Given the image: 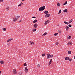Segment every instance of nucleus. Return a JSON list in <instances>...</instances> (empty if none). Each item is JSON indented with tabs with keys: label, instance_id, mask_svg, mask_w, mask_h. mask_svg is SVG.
Listing matches in <instances>:
<instances>
[{
	"label": "nucleus",
	"instance_id": "412c9836",
	"mask_svg": "<svg viewBox=\"0 0 75 75\" xmlns=\"http://www.w3.org/2000/svg\"><path fill=\"white\" fill-rule=\"evenodd\" d=\"M0 63L1 64H4V61L3 60H1L0 61Z\"/></svg>",
	"mask_w": 75,
	"mask_h": 75
},
{
	"label": "nucleus",
	"instance_id": "e433bc0d",
	"mask_svg": "<svg viewBox=\"0 0 75 75\" xmlns=\"http://www.w3.org/2000/svg\"><path fill=\"white\" fill-rule=\"evenodd\" d=\"M31 18H36V17L35 16Z\"/></svg>",
	"mask_w": 75,
	"mask_h": 75
},
{
	"label": "nucleus",
	"instance_id": "39448f33",
	"mask_svg": "<svg viewBox=\"0 0 75 75\" xmlns=\"http://www.w3.org/2000/svg\"><path fill=\"white\" fill-rule=\"evenodd\" d=\"M29 43L30 45H31L32 46L34 45V43L32 41L29 42Z\"/></svg>",
	"mask_w": 75,
	"mask_h": 75
},
{
	"label": "nucleus",
	"instance_id": "2eb2a0df",
	"mask_svg": "<svg viewBox=\"0 0 75 75\" xmlns=\"http://www.w3.org/2000/svg\"><path fill=\"white\" fill-rule=\"evenodd\" d=\"M37 19H35L34 21H33V23H37Z\"/></svg>",
	"mask_w": 75,
	"mask_h": 75
},
{
	"label": "nucleus",
	"instance_id": "9d476101",
	"mask_svg": "<svg viewBox=\"0 0 75 75\" xmlns=\"http://www.w3.org/2000/svg\"><path fill=\"white\" fill-rule=\"evenodd\" d=\"M33 26L35 28H37L38 27V24H34L33 25Z\"/></svg>",
	"mask_w": 75,
	"mask_h": 75
},
{
	"label": "nucleus",
	"instance_id": "58836bf2",
	"mask_svg": "<svg viewBox=\"0 0 75 75\" xmlns=\"http://www.w3.org/2000/svg\"><path fill=\"white\" fill-rule=\"evenodd\" d=\"M38 68H40V66L39 64H38Z\"/></svg>",
	"mask_w": 75,
	"mask_h": 75
},
{
	"label": "nucleus",
	"instance_id": "c03bdc74",
	"mask_svg": "<svg viewBox=\"0 0 75 75\" xmlns=\"http://www.w3.org/2000/svg\"><path fill=\"white\" fill-rule=\"evenodd\" d=\"M21 20L20 21H19V23H20V22H21Z\"/></svg>",
	"mask_w": 75,
	"mask_h": 75
},
{
	"label": "nucleus",
	"instance_id": "aec40b11",
	"mask_svg": "<svg viewBox=\"0 0 75 75\" xmlns=\"http://www.w3.org/2000/svg\"><path fill=\"white\" fill-rule=\"evenodd\" d=\"M68 59H68V61H70L71 62L72 61V59L71 58L69 57Z\"/></svg>",
	"mask_w": 75,
	"mask_h": 75
},
{
	"label": "nucleus",
	"instance_id": "f257e3e1",
	"mask_svg": "<svg viewBox=\"0 0 75 75\" xmlns=\"http://www.w3.org/2000/svg\"><path fill=\"white\" fill-rule=\"evenodd\" d=\"M45 6H43L41 7L39 9V11H43V10H44V9H45Z\"/></svg>",
	"mask_w": 75,
	"mask_h": 75
},
{
	"label": "nucleus",
	"instance_id": "9b49d317",
	"mask_svg": "<svg viewBox=\"0 0 75 75\" xmlns=\"http://www.w3.org/2000/svg\"><path fill=\"white\" fill-rule=\"evenodd\" d=\"M66 31H68L69 30V27L68 26H66L65 27Z\"/></svg>",
	"mask_w": 75,
	"mask_h": 75
},
{
	"label": "nucleus",
	"instance_id": "bb28decb",
	"mask_svg": "<svg viewBox=\"0 0 75 75\" xmlns=\"http://www.w3.org/2000/svg\"><path fill=\"white\" fill-rule=\"evenodd\" d=\"M68 54H69V55H71V51H68Z\"/></svg>",
	"mask_w": 75,
	"mask_h": 75
},
{
	"label": "nucleus",
	"instance_id": "ddd939ff",
	"mask_svg": "<svg viewBox=\"0 0 75 75\" xmlns=\"http://www.w3.org/2000/svg\"><path fill=\"white\" fill-rule=\"evenodd\" d=\"M2 30L4 31H7V29L6 28H3Z\"/></svg>",
	"mask_w": 75,
	"mask_h": 75
},
{
	"label": "nucleus",
	"instance_id": "7c9ffc66",
	"mask_svg": "<svg viewBox=\"0 0 75 75\" xmlns=\"http://www.w3.org/2000/svg\"><path fill=\"white\" fill-rule=\"evenodd\" d=\"M68 1H67L64 3L63 5H65V4H67Z\"/></svg>",
	"mask_w": 75,
	"mask_h": 75
},
{
	"label": "nucleus",
	"instance_id": "393cba45",
	"mask_svg": "<svg viewBox=\"0 0 75 75\" xmlns=\"http://www.w3.org/2000/svg\"><path fill=\"white\" fill-rule=\"evenodd\" d=\"M44 13L45 14H48V12L47 11H46L44 12Z\"/></svg>",
	"mask_w": 75,
	"mask_h": 75
},
{
	"label": "nucleus",
	"instance_id": "6ab92c4d",
	"mask_svg": "<svg viewBox=\"0 0 75 75\" xmlns=\"http://www.w3.org/2000/svg\"><path fill=\"white\" fill-rule=\"evenodd\" d=\"M6 9L7 11H8L10 9V7L8 6H7L6 8Z\"/></svg>",
	"mask_w": 75,
	"mask_h": 75
},
{
	"label": "nucleus",
	"instance_id": "b1692460",
	"mask_svg": "<svg viewBox=\"0 0 75 75\" xmlns=\"http://www.w3.org/2000/svg\"><path fill=\"white\" fill-rule=\"evenodd\" d=\"M73 20L72 19H71L69 21V23H71L72 22Z\"/></svg>",
	"mask_w": 75,
	"mask_h": 75
},
{
	"label": "nucleus",
	"instance_id": "f3484780",
	"mask_svg": "<svg viewBox=\"0 0 75 75\" xmlns=\"http://www.w3.org/2000/svg\"><path fill=\"white\" fill-rule=\"evenodd\" d=\"M47 33L45 32V33L42 35V36L43 37H44V36H45V35H47Z\"/></svg>",
	"mask_w": 75,
	"mask_h": 75
},
{
	"label": "nucleus",
	"instance_id": "1a4fd4ad",
	"mask_svg": "<svg viewBox=\"0 0 75 75\" xmlns=\"http://www.w3.org/2000/svg\"><path fill=\"white\" fill-rule=\"evenodd\" d=\"M13 40V39L12 38H10L9 39H8L7 40V42H10V41H11V40Z\"/></svg>",
	"mask_w": 75,
	"mask_h": 75
},
{
	"label": "nucleus",
	"instance_id": "f704fd0d",
	"mask_svg": "<svg viewBox=\"0 0 75 75\" xmlns=\"http://www.w3.org/2000/svg\"><path fill=\"white\" fill-rule=\"evenodd\" d=\"M61 13V10H60L59 12L58 13V14H60V13Z\"/></svg>",
	"mask_w": 75,
	"mask_h": 75
},
{
	"label": "nucleus",
	"instance_id": "20e7f679",
	"mask_svg": "<svg viewBox=\"0 0 75 75\" xmlns=\"http://www.w3.org/2000/svg\"><path fill=\"white\" fill-rule=\"evenodd\" d=\"M13 72L14 74H17V70L16 69H14L13 71Z\"/></svg>",
	"mask_w": 75,
	"mask_h": 75
},
{
	"label": "nucleus",
	"instance_id": "37998d69",
	"mask_svg": "<svg viewBox=\"0 0 75 75\" xmlns=\"http://www.w3.org/2000/svg\"><path fill=\"white\" fill-rule=\"evenodd\" d=\"M10 44H7V45H8V46H10Z\"/></svg>",
	"mask_w": 75,
	"mask_h": 75
},
{
	"label": "nucleus",
	"instance_id": "0eeeda50",
	"mask_svg": "<svg viewBox=\"0 0 75 75\" xmlns=\"http://www.w3.org/2000/svg\"><path fill=\"white\" fill-rule=\"evenodd\" d=\"M52 62V59H51L50 60V61L49 62V66H50V65H51V62Z\"/></svg>",
	"mask_w": 75,
	"mask_h": 75
},
{
	"label": "nucleus",
	"instance_id": "6e6552de",
	"mask_svg": "<svg viewBox=\"0 0 75 75\" xmlns=\"http://www.w3.org/2000/svg\"><path fill=\"white\" fill-rule=\"evenodd\" d=\"M50 16V15L49 14H46L45 16V17L46 18L48 17L49 16Z\"/></svg>",
	"mask_w": 75,
	"mask_h": 75
},
{
	"label": "nucleus",
	"instance_id": "de8ad7c7",
	"mask_svg": "<svg viewBox=\"0 0 75 75\" xmlns=\"http://www.w3.org/2000/svg\"><path fill=\"white\" fill-rule=\"evenodd\" d=\"M1 71H0V74H1Z\"/></svg>",
	"mask_w": 75,
	"mask_h": 75
},
{
	"label": "nucleus",
	"instance_id": "f8f14e48",
	"mask_svg": "<svg viewBox=\"0 0 75 75\" xmlns=\"http://www.w3.org/2000/svg\"><path fill=\"white\" fill-rule=\"evenodd\" d=\"M47 58H50V54H47Z\"/></svg>",
	"mask_w": 75,
	"mask_h": 75
},
{
	"label": "nucleus",
	"instance_id": "dca6fc26",
	"mask_svg": "<svg viewBox=\"0 0 75 75\" xmlns=\"http://www.w3.org/2000/svg\"><path fill=\"white\" fill-rule=\"evenodd\" d=\"M63 11L64 13H66V12H67V11H68V9H65Z\"/></svg>",
	"mask_w": 75,
	"mask_h": 75
},
{
	"label": "nucleus",
	"instance_id": "c9c22d12",
	"mask_svg": "<svg viewBox=\"0 0 75 75\" xmlns=\"http://www.w3.org/2000/svg\"><path fill=\"white\" fill-rule=\"evenodd\" d=\"M50 58L51 57H53V55L52 54L50 55Z\"/></svg>",
	"mask_w": 75,
	"mask_h": 75
},
{
	"label": "nucleus",
	"instance_id": "79ce46f5",
	"mask_svg": "<svg viewBox=\"0 0 75 75\" xmlns=\"http://www.w3.org/2000/svg\"><path fill=\"white\" fill-rule=\"evenodd\" d=\"M19 75H21V73H19Z\"/></svg>",
	"mask_w": 75,
	"mask_h": 75
},
{
	"label": "nucleus",
	"instance_id": "4be33fe9",
	"mask_svg": "<svg viewBox=\"0 0 75 75\" xmlns=\"http://www.w3.org/2000/svg\"><path fill=\"white\" fill-rule=\"evenodd\" d=\"M69 57H67L66 58H65V60L66 61H67L69 59Z\"/></svg>",
	"mask_w": 75,
	"mask_h": 75
},
{
	"label": "nucleus",
	"instance_id": "423d86ee",
	"mask_svg": "<svg viewBox=\"0 0 75 75\" xmlns=\"http://www.w3.org/2000/svg\"><path fill=\"white\" fill-rule=\"evenodd\" d=\"M17 19L16 18H14L13 19V22H15L17 21Z\"/></svg>",
	"mask_w": 75,
	"mask_h": 75
},
{
	"label": "nucleus",
	"instance_id": "7ed1b4c3",
	"mask_svg": "<svg viewBox=\"0 0 75 75\" xmlns=\"http://www.w3.org/2000/svg\"><path fill=\"white\" fill-rule=\"evenodd\" d=\"M50 23V20H47L45 23L44 24L45 25H47V24H48Z\"/></svg>",
	"mask_w": 75,
	"mask_h": 75
},
{
	"label": "nucleus",
	"instance_id": "473e14b6",
	"mask_svg": "<svg viewBox=\"0 0 75 75\" xmlns=\"http://www.w3.org/2000/svg\"><path fill=\"white\" fill-rule=\"evenodd\" d=\"M58 34V33H56L54 34V36H57V35Z\"/></svg>",
	"mask_w": 75,
	"mask_h": 75
},
{
	"label": "nucleus",
	"instance_id": "09e8293b",
	"mask_svg": "<svg viewBox=\"0 0 75 75\" xmlns=\"http://www.w3.org/2000/svg\"><path fill=\"white\" fill-rule=\"evenodd\" d=\"M36 14H37V13H36Z\"/></svg>",
	"mask_w": 75,
	"mask_h": 75
},
{
	"label": "nucleus",
	"instance_id": "a878e982",
	"mask_svg": "<svg viewBox=\"0 0 75 75\" xmlns=\"http://www.w3.org/2000/svg\"><path fill=\"white\" fill-rule=\"evenodd\" d=\"M64 24H67V25H68V24H69V23L67 21H64Z\"/></svg>",
	"mask_w": 75,
	"mask_h": 75
},
{
	"label": "nucleus",
	"instance_id": "a19ab883",
	"mask_svg": "<svg viewBox=\"0 0 75 75\" xmlns=\"http://www.w3.org/2000/svg\"><path fill=\"white\" fill-rule=\"evenodd\" d=\"M3 0H0V2H3Z\"/></svg>",
	"mask_w": 75,
	"mask_h": 75
},
{
	"label": "nucleus",
	"instance_id": "f03ea898",
	"mask_svg": "<svg viewBox=\"0 0 75 75\" xmlns=\"http://www.w3.org/2000/svg\"><path fill=\"white\" fill-rule=\"evenodd\" d=\"M24 71H25V74H27V72H28V69H27V67H26L25 69H24Z\"/></svg>",
	"mask_w": 75,
	"mask_h": 75
},
{
	"label": "nucleus",
	"instance_id": "ea45409f",
	"mask_svg": "<svg viewBox=\"0 0 75 75\" xmlns=\"http://www.w3.org/2000/svg\"><path fill=\"white\" fill-rule=\"evenodd\" d=\"M19 17H20V16H17V19H18V18H19Z\"/></svg>",
	"mask_w": 75,
	"mask_h": 75
},
{
	"label": "nucleus",
	"instance_id": "cd10ccee",
	"mask_svg": "<svg viewBox=\"0 0 75 75\" xmlns=\"http://www.w3.org/2000/svg\"><path fill=\"white\" fill-rule=\"evenodd\" d=\"M57 6H58V7H60V3H58L57 4Z\"/></svg>",
	"mask_w": 75,
	"mask_h": 75
},
{
	"label": "nucleus",
	"instance_id": "49530a36",
	"mask_svg": "<svg viewBox=\"0 0 75 75\" xmlns=\"http://www.w3.org/2000/svg\"><path fill=\"white\" fill-rule=\"evenodd\" d=\"M74 59H75V56H74Z\"/></svg>",
	"mask_w": 75,
	"mask_h": 75
},
{
	"label": "nucleus",
	"instance_id": "72a5a7b5",
	"mask_svg": "<svg viewBox=\"0 0 75 75\" xmlns=\"http://www.w3.org/2000/svg\"><path fill=\"white\" fill-rule=\"evenodd\" d=\"M45 53H43L42 56V57H44L45 56Z\"/></svg>",
	"mask_w": 75,
	"mask_h": 75
},
{
	"label": "nucleus",
	"instance_id": "5701e85b",
	"mask_svg": "<svg viewBox=\"0 0 75 75\" xmlns=\"http://www.w3.org/2000/svg\"><path fill=\"white\" fill-rule=\"evenodd\" d=\"M71 36H68L67 38V39H69H69H71Z\"/></svg>",
	"mask_w": 75,
	"mask_h": 75
},
{
	"label": "nucleus",
	"instance_id": "4468645a",
	"mask_svg": "<svg viewBox=\"0 0 75 75\" xmlns=\"http://www.w3.org/2000/svg\"><path fill=\"white\" fill-rule=\"evenodd\" d=\"M23 5V2H21L20 4H19L18 5V7H20V6H21Z\"/></svg>",
	"mask_w": 75,
	"mask_h": 75
},
{
	"label": "nucleus",
	"instance_id": "2f4dec72",
	"mask_svg": "<svg viewBox=\"0 0 75 75\" xmlns=\"http://www.w3.org/2000/svg\"><path fill=\"white\" fill-rule=\"evenodd\" d=\"M23 66L24 67H26L27 66V64L26 63H24L23 64Z\"/></svg>",
	"mask_w": 75,
	"mask_h": 75
},
{
	"label": "nucleus",
	"instance_id": "a18cd8bd",
	"mask_svg": "<svg viewBox=\"0 0 75 75\" xmlns=\"http://www.w3.org/2000/svg\"><path fill=\"white\" fill-rule=\"evenodd\" d=\"M24 0H22V1H24Z\"/></svg>",
	"mask_w": 75,
	"mask_h": 75
},
{
	"label": "nucleus",
	"instance_id": "c756f323",
	"mask_svg": "<svg viewBox=\"0 0 75 75\" xmlns=\"http://www.w3.org/2000/svg\"><path fill=\"white\" fill-rule=\"evenodd\" d=\"M59 43L58 42V41H57L56 42V45H58Z\"/></svg>",
	"mask_w": 75,
	"mask_h": 75
},
{
	"label": "nucleus",
	"instance_id": "a211bd4d",
	"mask_svg": "<svg viewBox=\"0 0 75 75\" xmlns=\"http://www.w3.org/2000/svg\"><path fill=\"white\" fill-rule=\"evenodd\" d=\"M68 44H69V45H72V42H71V41L69 42H68Z\"/></svg>",
	"mask_w": 75,
	"mask_h": 75
},
{
	"label": "nucleus",
	"instance_id": "c85d7f7f",
	"mask_svg": "<svg viewBox=\"0 0 75 75\" xmlns=\"http://www.w3.org/2000/svg\"><path fill=\"white\" fill-rule=\"evenodd\" d=\"M36 30V29H32V31H33V32H34V31H36V30Z\"/></svg>",
	"mask_w": 75,
	"mask_h": 75
},
{
	"label": "nucleus",
	"instance_id": "4c0bfd02",
	"mask_svg": "<svg viewBox=\"0 0 75 75\" xmlns=\"http://www.w3.org/2000/svg\"><path fill=\"white\" fill-rule=\"evenodd\" d=\"M68 26L69 27H72V25H68Z\"/></svg>",
	"mask_w": 75,
	"mask_h": 75
}]
</instances>
